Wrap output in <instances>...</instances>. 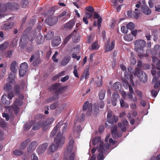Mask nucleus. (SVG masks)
<instances>
[{
	"label": "nucleus",
	"mask_w": 160,
	"mask_h": 160,
	"mask_svg": "<svg viewBox=\"0 0 160 160\" xmlns=\"http://www.w3.org/2000/svg\"><path fill=\"white\" fill-rule=\"evenodd\" d=\"M85 9L90 12L93 13L94 11V9L91 6L87 7L85 8Z\"/></svg>",
	"instance_id": "obj_58"
},
{
	"label": "nucleus",
	"mask_w": 160,
	"mask_h": 160,
	"mask_svg": "<svg viewBox=\"0 0 160 160\" xmlns=\"http://www.w3.org/2000/svg\"><path fill=\"white\" fill-rule=\"evenodd\" d=\"M23 152L18 149H16L13 152V153L15 156H20L23 153Z\"/></svg>",
	"instance_id": "obj_38"
},
{
	"label": "nucleus",
	"mask_w": 160,
	"mask_h": 160,
	"mask_svg": "<svg viewBox=\"0 0 160 160\" xmlns=\"http://www.w3.org/2000/svg\"><path fill=\"white\" fill-rule=\"evenodd\" d=\"M104 158V155L102 152H99L97 157L98 160H103Z\"/></svg>",
	"instance_id": "obj_51"
},
{
	"label": "nucleus",
	"mask_w": 160,
	"mask_h": 160,
	"mask_svg": "<svg viewBox=\"0 0 160 160\" xmlns=\"http://www.w3.org/2000/svg\"><path fill=\"white\" fill-rule=\"evenodd\" d=\"M28 36L26 34H23L21 37L20 42H28Z\"/></svg>",
	"instance_id": "obj_29"
},
{
	"label": "nucleus",
	"mask_w": 160,
	"mask_h": 160,
	"mask_svg": "<svg viewBox=\"0 0 160 160\" xmlns=\"http://www.w3.org/2000/svg\"><path fill=\"white\" fill-rule=\"evenodd\" d=\"M158 78L156 76H154L153 78L152 82H155L154 85V88L155 89H158L160 86V81L158 80Z\"/></svg>",
	"instance_id": "obj_19"
},
{
	"label": "nucleus",
	"mask_w": 160,
	"mask_h": 160,
	"mask_svg": "<svg viewBox=\"0 0 160 160\" xmlns=\"http://www.w3.org/2000/svg\"><path fill=\"white\" fill-rule=\"evenodd\" d=\"M134 44L135 51L138 53H142L144 48L146 45L145 41L142 39H138L135 41Z\"/></svg>",
	"instance_id": "obj_2"
},
{
	"label": "nucleus",
	"mask_w": 160,
	"mask_h": 160,
	"mask_svg": "<svg viewBox=\"0 0 160 160\" xmlns=\"http://www.w3.org/2000/svg\"><path fill=\"white\" fill-rule=\"evenodd\" d=\"M58 22V17L56 16H50L47 18L45 20L46 23L51 26L54 25Z\"/></svg>",
	"instance_id": "obj_5"
},
{
	"label": "nucleus",
	"mask_w": 160,
	"mask_h": 160,
	"mask_svg": "<svg viewBox=\"0 0 160 160\" xmlns=\"http://www.w3.org/2000/svg\"><path fill=\"white\" fill-rule=\"evenodd\" d=\"M18 68V64L15 61L12 62L11 64L10 69L11 71L14 73H16L17 72Z\"/></svg>",
	"instance_id": "obj_15"
},
{
	"label": "nucleus",
	"mask_w": 160,
	"mask_h": 160,
	"mask_svg": "<svg viewBox=\"0 0 160 160\" xmlns=\"http://www.w3.org/2000/svg\"><path fill=\"white\" fill-rule=\"evenodd\" d=\"M73 147L72 146H70L68 145L67 148L64 151V155H67V156H68L69 154L70 153L72 152Z\"/></svg>",
	"instance_id": "obj_32"
},
{
	"label": "nucleus",
	"mask_w": 160,
	"mask_h": 160,
	"mask_svg": "<svg viewBox=\"0 0 160 160\" xmlns=\"http://www.w3.org/2000/svg\"><path fill=\"white\" fill-rule=\"evenodd\" d=\"M119 98V94L116 92H114L112 95V98L117 100Z\"/></svg>",
	"instance_id": "obj_53"
},
{
	"label": "nucleus",
	"mask_w": 160,
	"mask_h": 160,
	"mask_svg": "<svg viewBox=\"0 0 160 160\" xmlns=\"http://www.w3.org/2000/svg\"><path fill=\"white\" fill-rule=\"evenodd\" d=\"M14 92L16 95H19L20 92V88L18 84L15 85L13 87Z\"/></svg>",
	"instance_id": "obj_27"
},
{
	"label": "nucleus",
	"mask_w": 160,
	"mask_h": 160,
	"mask_svg": "<svg viewBox=\"0 0 160 160\" xmlns=\"http://www.w3.org/2000/svg\"><path fill=\"white\" fill-rule=\"evenodd\" d=\"M58 94L55 93L52 96L46 99V102H47L49 103L55 101L57 100L58 98Z\"/></svg>",
	"instance_id": "obj_18"
},
{
	"label": "nucleus",
	"mask_w": 160,
	"mask_h": 160,
	"mask_svg": "<svg viewBox=\"0 0 160 160\" xmlns=\"http://www.w3.org/2000/svg\"><path fill=\"white\" fill-rule=\"evenodd\" d=\"M14 73H12L11 72L9 75L8 78L9 79H10L11 80V81H10V82H13V81H14V79L15 78V74Z\"/></svg>",
	"instance_id": "obj_50"
},
{
	"label": "nucleus",
	"mask_w": 160,
	"mask_h": 160,
	"mask_svg": "<svg viewBox=\"0 0 160 160\" xmlns=\"http://www.w3.org/2000/svg\"><path fill=\"white\" fill-rule=\"evenodd\" d=\"M7 96L6 94H4L2 97V102L3 104L5 105H8L10 104V100L8 99L7 100L6 98Z\"/></svg>",
	"instance_id": "obj_20"
},
{
	"label": "nucleus",
	"mask_w": 160,
	"mask_h": 160,
	"mask_svg": "<svg viewBox=\"0 0 160 160\" xmlns=\"http://www.w3.org/2000/svg\"><path fill=\"white\" fill-rule=\"evenodd\" d=\"M144 5L142 7V11L145 14L149 15L151 13V10L147 6L145 5V2L144 0L142 1Z\"/></svg>",
	"instance_id": "obj_9"
},
{
	"label": "nucleus",
	"mask_w": 160,
	"mask_h": 160,
	"mask_svg": "<svg viewBox=\"0 0 160 160\" xmlns=\"http://www.w3.org/2000/svg\"><path fill=\"white\" fill-rule=\"evenodd\" d=\"M28 0H22L21 2V5L22 8H25L28 6Z\"/></svg>",
	"instance_id": "obj_44"
},
{
	"label": "nucleus",
	"mask_w": 160,
	"mask_h": 160,
	"mask_svg": "<svg viewBox=\"0 0 160 160\" xmlns=\"http://www.w3.org/2000/svg\"><path fill=\"white\" fill-rule=\"evenodd\" d=\"M31 147H32L33 149H35L36 147L38 146V143L36 141H33L31 142L29 144Z\"/></svg>",
	"instance_id": "obj_55"
},
{
	"label": "nucleus",
	"mask_w": 160,
	"mask_h": 160,
	"mask_svg": "<svg viewBox=\"0 0 160 160\" xmlns=\"http://www.w3.org/2000/svg\"><path fill=\"white\" fill-rule=\"evenodd\" d=\"M7 9L11 10H18L19 8V5L15 2H8L6 4Z\"/></svg>",
	"instance_id": "obj_7"
},
{
	"label": "nucleus",
	"mask_w": 160,
	"mask_h": 160,
	"mask_svg": "<svg viewBox=\"0 0 160 160\" xmlns=\"http://www.w3.org/2000/svg\"><path fill=\"white\" fill-rule=\"evenodd\" d=\"M75 23V22L74 21H70L67 23L64 27L67 29H70L72 28L74 25Z\"/></svg>",
	"instance_id": "obj_24"
},
{
	"label": "nucleus",
	"mask_w": 160,
	"mask_h": 160,
	"mask_svg": "<svg viewBox=\"0 0 160 160\" xmlns=\"http://www.w3.org/2000/svg\"><path fill=\"white\" fill-rule=\"evenodd\" d=\"M48 145V143H45L39 146L37 148L36 151L39 155H42L46 150Z\"/></svg>",
	"instance_id": "obj_6"
},
{
	"label": "nucleus",
	"mask_w": 160,
	"mask_h": 160,
	"mask_svg": "<svg viewBox=\"0 0 160 160\" xmlns=\"http://www.w3.org/2000/svg\"><path fill=\"white\" fill-rule=\"evenodd\" d=\"M115 46V41H113L110 44L109 42L105 43L104 48L105 52H107L112 51L114 48Z\"/></svg>",
	"instance_id": "obj_8"
},
{
	"label": "nucleus",
	"mask_w": 160,
	"mask_h": 160,
	"mask_svg": "<svg viewBox=\"0 0 160 160\" xmlns=\"http://www.w3.org/2000/svg\"><path fill=\"white\" fill-rule=\"evenodd\" d=\"M100 142H102L101 141V137H100L97 136L92 140V143L94 145H95L98 143L100 144Z\"/></svg>",
	"instance_id": "obj_26"
},
{
	"label": "nucleus",
	"mask_w": 160,
	"mask_h": 160,
	"mask_svg": "<svg viewBox=\"0 0 160 160\" xmlns=\"http://www.w3.org/2000/svg\"><path fill=\"white\" fill-rule=\"evenodd\" d=\"M33 148L30 145H28L27 148V152L28 153H31L33 152L35 149H33Z\"/></svg>",
	"instance_id": "obj_63"
},
{
	"label": "nucleus",
	"mask_w": 160,
	"mask_h": 160,
	"mask_svg": "<svg viewBox=\"0 0 160 160\" xmlns=\"http://www.w3.org/2000/svg\"><path fill=\"white\" fill-rule=\"evenodd\" d=\"M121 86V84L119 82H116L113 85V88L116 90L119 89Z\"/></svg>",
	"instance_id": "obj_49"
},
{
	"label": "nucleus",
	"mask_w": 160,
	"mask_h": 160,
	"mask_svg": "<svg viewBox=\"0 0 160 160\" xmlns=\"http://www.w3.org/2000/svg\"><path fill=\"white\" fill-rule=\"evenodd\" d=\"M134 75L137 76L140 81L142 82L145 83L147 80V77L146 74L141 70L139 68H137V71L134 74Z\"/></svg>",
	"instance_id": "obj_3"
},
{
	"label": "nucleus",
	"mask_w": 160,
	"mask_h": 160,
	"mask_svg": "<svg viewBox=\"0 0 160 160\" xmlns=\"http://www.w3.org/2000/svg\"><path fill=\"white\" fill-rule=\"evenodd\" d=\"M70 59V57L69 55H66L61 62V65L62 66H65L69 62Z\"/></svg>",
	"instance_id": "obj_17"
},
{
	"label": "nucleus",
	"mask_w": 160,
	"mask_h": 160,
	"mask_svg": "<svg viewBox=\"0 0 160 160\" xmlns=\"http://www.w3.org/2000/svg\"><path fill=\"white\" fill-rule=\"evenodd\" d=\"M92 49L93 50H98L99 48V45L97 42H95L93 43L92 46Z\"/></svg>",
	"instance_id": "obj_46"
},
{
	"label": "nucleus",
	"mask_w": 160,
	"mask_h": 160,
	"mask_svg": "<svg viewBox=\"0 0 160 160\" xmlns=\"http://www.w3.org/2000/svg\"><path fill=\"white\" fill-rule=\"evenodd\" d=\"M128 124V122L127 120H126L123 122L122 124L121 122H119L118 123V126L120 128L122 131L125 132L126 130V126H127Z\"/></svg>",
	"instance_id": "obj_14"
},
{
	"label": "nucleus",
	"mask_w": 160,
	"mask_h": 160,
	"mask_svg": "<svg viewBox=\"0 0 160 160\" xmlns=\"http://www.w3.org/2000/svg\"><path fill=\"white\" fill-rule=\"evenodd\" d=\"M61 121L63 122V124L62 125L60 124L59 127L62 126H63V127H62V133H61L62 136H62V135L63 134V133L66 131V130L67 129V127H68V123H67L66 122L63 123V122L62 121ZM59 132H58V133Z\"/></svg>",
	"instance_id": "obj_34"
},
{
	"label": "nucleus",
	"mask_w": 160,
	"mask_h": 160,
	"mask_svg": "<svg viewBox=\"0 0 160 160\" xmlns=\"http://www.w3.org/2000/svg\"><path fill=\"white\" fill-rule=\"evenodd\" d=\"M153 62L156 64L157 67H160V60L157 57H153L152 58Z\"/></svg>",
	"instance_id": "obj_36"
},
{
	"label": "nucleus",
	"mask_w": 160,
	"mask_h": 160,
	"mask_svg": "<svg viewBox=\"0 0 160 160\" xmlns=\"http://www.w3.org/2000/svg\"><path fill=\"white\" fill-rule=\"evenodd\" d=\"M65 87H61L60 88H58L57 90H56V91L55 92V93H57L58 94H61L62 93L64 92V90L65 88Z\"/></svg>",
	"instance_id": "obj_40"
},
{
	"label": "nucleus",
	"mask_w": 160,
	"mask_h": 160,
	"mask_svg": "<svg viewBox=\"0 0 160 160\" xmlns=\"http://www.w3.org/2000/svg\"><path fill=\"white\" fill-rule=\"evenodd\" d=\"M61 43L60 38L59 36L55 37L52 41V44L53 46H57Z\"/></svg>",
	"instance_id": "obj_16"
},
{
	"label": "nucleus",
	"mask_w": 160,
	"mask_h": 160,
	"mask_svg": "<svg viewBox=\"0 0 160 160\" xmlns=\"http://www.w3.org/2000/svg\"><path fill=\"white\" fill-rule=\"evenodd\" d=\"M74 70L73 71V73L74 75V76L78 78H79V76L78 75V72L77 69V66L76 65H75L74 66Z\"/></svg>",
	"instance_id": "obj_56"
},
{
	"label": "nucleus",
	"mask_w": 160,
	"mask_h": 160,
	"mask_svg": "<svg viewBox=\"0 0 160 160\" xmlns=\"http://www.w3.org/2000/svg\"><path fill=\"white\" fill-rule=\"evenodd\" d=\"M7 9V4L0 3V12H5Z\"/></svg>",
	"instance_id": "obj_35"
},
{
	"label": "nucleus",
	"mask_w": 160,
	"mask_h": 160,
	"mask_svg": "<svg viewBox=\"0 0 160 160\" xmlns=\"http://www.w3.org/2000/svg\"><path fill=\"white\" fill-rule=\"evenodd\" d=\"M65 138L62 137L61 132L58 133L57 136L55 138L53 142L52 143L48 149L49 154L56 151L59 146H62L64 143Z\"/></svg>",
	"instance_id": "obj_1"
},
{
	"label": "nucleus",
	"mask_w": 160,
	"mask_h": 160,
	"mask_svg": "<svg viewBox=\"0 0 160 160\" xmlns=\"http://www.w3.org/2000/svg\"><path fill=\"white\" fill-rule=\"evenodd\" d=\"M12 86L9 84L7 83L4 86V89L7 91H9L12 89Z\"/></svg>",
	"instance_id": "obj_43"
},
{
	"label": "nucleus",
	"mask_w": 160,
	"mask_h": 160,
	"mask_svg": "<svg viewBox=\"0 0 160 160\" xmlns=\"http://www.w3.org/2000/svg\"><path fill=\"white\" fill-rule=\"evenodd\" d=\"M9 43L8 42H5L0 45V51L5 49L8 46Z\"/></svg>",
	"instance_id": "obj_37"
},
{
	"label": "nucleus",
	"mask_w": 160,
	"mask_h": 160,
	"mask_svg": "<svg viewBox=\"0 0 160 160\" xmlns=\"http://www.w3.org/2000/svg\"><path fill=\"white\" fill-rule=\"evenodd\" d=\"M42 121H39L35 123L34 124L32 129L33 130H38L42 127Z\"/></svg>",
	"instance_id": "obj_25"
},
{
	"label": "nucleus",
	"mask_w": 160,
	"mask_h": 160,
	"mask_svg": "<svg viewBox=\"0 0 160 160\" xmlns=\"http://www.w3.org/2000/svg\"><path fill=\"white\" fill-rule=\"evenodd\" d=\"M32 126L31 124H28L25 125L24 126V130L26 131L29 130L31 127Z\"/></svg>",
	"instance_id": "obj_61"
},
{
	"label": "nucleus",
	"mask_w": 160,
	"mask_h": 160,
	"mask_svg": "<svg viewBox=\"0 0 160 160\" xmlns=\"http://www.w3.org/2000/svg\"><path fill=\"white\" fill-rule=\"evenodd\" d=\"M6 126V122L2 118H0V127L2 128H5Z\"/></svg>",
	"instance_id": "obj_41"
},
{
	"label": "nucleus",
	"mask_w": 160,
	"mask_h": 160,
	"mask_svg": "<svg viewBox=\"0 0 160 160\" xmlns=\"http://www.w3.org/2000/svg\"><path fill=\"white\" fill-rule=\"evenodd\" d=\"M13 50H10L8 51L7 52V54H6V57H7L10 58L11 57L12 54V53L13 52Z\"/></svg>",
	"instance_id": "obj_64"
},
{
	"label": "nucleus",
	"mask_w": 160,
	"mask_h": 160,
	"mask_svg": "<svg viewBox=\"0 0 160 160\" xmlns=\"http://www.w3.org/2000/svg\"><path fill=\"white\" fill-rule=\"evenodd\" d=\"M61 84L59 83H56L54 84L51 85L49 88V90L52 91L55 90V92L56 90L61 86Z\"/></svg>",
	"instance_id": "obj_22"
},
{
	"label": "nucleus",
	"mask_w": 160,
	"mask_h": 160,
	"mask_svg": "<svg viewBox=\"0 0 160 160\" xmlns=\"http://www.w3.org/2000/svg\"><path fill=\"white\" fill-rule=\"evenodd\" d=\"M76 30H74L72 34V40L74 42H78L80 40V36L79 34H76Z\"/></svg>",
	"instance_id": "obj_13"
},
{
	"label": "nucleus",
	"mask_w": 160,
	"mask_h": 160,
	"mask_svg": "<svg viewBox=\"0 0 160 160\" xmlns=\"http://www.w3.org/2000/svg\"><path fill=\"white\" fill-rule=\"evenodd\" d=\"M30 139H27L21 143L19 146V148L23 150L26 148L28 144L30 142Z\"/></svg>",
	"instance_id": "obj_21"
},
{
	"label": "nucleus",
	"mask_w": 160,
	"mask_h": 160,
	"mask_svg": "<svg viewBox=\"0 0 160 160\" xmlns=\"http://www.w3.org/2000/svg\"><path fill=\"white\" fill-rule=\"evenodd\" d=\"M7 109H8L10 112L13 111L16 114H17L19 110V108L16 105L12 106L9 107L6 106Z\"/></svg>",
	"instance_id": "obj_12"
},
{
	"label": "nucleus",
	"mask_w": 160,
	"mask_h": 160,
	"mask_svg": "<svg viewBox=\"0 0 160 160\" xmlns=\"http://www.w3.org/2000/svg\"><path fill=\"white\" fill-rule=\"evenodd\" d=\"M22 101L17 100L14 102L13 104L14 105L20 106L22 105Z\"/></svg>",
	"instance_id": "obj_60"
},
{
	"label": "nucleus",
	"mask_w": 160,
	"mask_h": 160,
	"mask_svg": "<svg viewBox=\"0 0 160 160\" xmlns=\"http://www.w3.org/2000/svg\"><path fill=\"white\" fill-rule=\"evenodd\" d=\"M60 124L62 125L63 124V122L62 121L57 123L56 126L54 127V129L51 132L50 135L51 137L53 138L55 136L58 129L59 128Z\"/></svg>",
	"instance_id": "obj_11"
},
{
	"label": "nucleus",
	"mask_w": 160,
	"mask_h": 160,
	"mask_svg": "<svg viewBox=\"0 0 160 160\" xmlns=\"http://www.w3.org/2000/svg\"><path fill=\"white\" fill-rule=\"evenodd\" d=\"M128 28L127 26H122L121 28V30L122 32L123 33H127L128 31Z\"/></svg>",
	"instance_id": "obj_59"
},
{
	"label": "nucleus",
	"mask_w": 160,
	"mask_h": 160,
	"mask_svg": "<svg viewBox=\"0 0 160 160\" xmlns=\"http://www.w3.org/2000/svg\"><path fill=\"white\" fill-rule=\"evenodd\" d=\"M135 92L137 95L139 97L138 99L139 100H142V92L138 90H136L135 91Z\"/></svg>",
	"instance_id": "obj_52"
},
{
	"label": "nucleus",
	"mask_w": 160,
	"mask_h": 160,
	"mask_svg": "<svg viewBox=\"0 0 160 160\" xmlns=\"http://www.w3.org/2000/svg\"><path fill=\"white\" fill-rule=\"evenodd\" d=\"M58 54V52L57 51L55 52L54 54L52 57V60L55 62H58V59L56 58V56Z\"/></svg>",
	"instance_id": "obj_57"
},
{
	"label": "nucleus",
	"mask_w": 160,
	"mask_h": 160,
	"mask_svg": "<svg viewBox=\"0 0 160 160\" xmlns=\"http://www.w3.org/2000/svg\"><path fill=\"white\" fill-rule=\"evenodd\" d=\"M72 37V34H70L68 35V36H67L64 39V44H66L68 41Z\"/></svg>",
	"instance_id": "obj_62"
},
{
	"label": "nucleus",
	"mask_w": 160,
	"mask_h": 160,
	"mask_svg": "<svg viewBox=\"0 0 160 160\" xmlns=\"http://www.w3.org/2000/svg\"><path fill=\"white\" fill-rule=\"evenodd\" d=\"M27 71L20 68L19 71V75L21 77H23L26 74Z\"/></svg>",
	"instance_id": "obj_48"
},
{
	"label": "nucleus",
	"mask_w": 160,
	"mask_h": 160,
	"mask_svg": "<svg viewBox=\"0 0 160 160\" xmlns=\"http://www.w3.org/2000/svg\"><path fill=\"white\" fill-rule=\"evenodd\" d=\"M12 27L11 23H7L4 24V28L5 30H8Z\"/></svg>",
	"instance_id": "obj_54"
},
{
	"label": "nucleus",
	"mask_w": 160,
	"mask_h": 160,
	"mask_svg": "<svg viewBox=\"0 0 160 160\" xmlns=\"http://www.w3.org/2000/svg\"><path fill=\"white\" fill-rule=\"evenodd\" d=\"M54 36V32L52 31H49L45 35L46 39L48 40L51 39Z\"/></svg>",
	"instance_id": "obj_28"
},
{
	"label": "nucleus",
	"mask_w": 160,
	"mask_h": 160,
	"mask_svg": "<svg viewBox=\"0 0 160 160\" xmlns=\"http://www.w3.org/2000/svg\"><path fill=\"white\" fill-rule=\"evenodd\" d=\"M28 67V64L27 63L24 62L21 64L20 66V68L27 71Z\"/></svg>",
	"instance_id": "obj_45"
},
{
	"label": "nucleus",
	"mask_w": 160,
	"mask_h": 160,
	"mask_svg": "<svg viewBox=\"0 0 160 160\" xmlns=\"http://www.w3.org/2000/svg\"><path fill=\"white\" fill-rule=\"evenodd\" d=\"M105 90H101L99 92L98 96L99 98L101 100H103L105 97Z\"/></svg>",
	"instance_id": "obj_39"
},
{
	"label": "nucleus",
	"mask_w": 160,
	"mask_h": 160,
	"mask_svg": "<svg viewBox=\"0 0 160 160\" xmlns=\"http://www.w3.org/2000/svg\"><path fill=\"white\" fill-rule=\"evenodd\" d=\"M58 105V102H54L50 106V108L51 110L55 109L57 108Z\"/></svg>",
	"instance_id": "obj_42"
},
{
	"label": "nucleus",
	"mask_w": 160,
	"mask_h": 160,
	"mask_svg": "<svg viewBox=\"0 0 160 160\" xmlns=\"http://www.w3.org/2000/svg\"><path fill=\"white\" fill-rule=\"evenodd\" d=\"M44 38L40 34H38L36 39V42L38 44H42L44 42Z\"/></svg>",
	"instance_id": "obj_23"
},
{
	"label": "nucleus",
	"mask_w": 160,
	"mask_h": 160,
	"mask_svg": "<svg viewBox=\"0 0 160 160\" xmlns=\"http://www.w3.org/2000/svg\"><path fill=\"white\" fill-rule=\"evenodd\" d=\"M128 28L131 30H133L135 27L134 24L132 22H130L127 25Z\"/></svg>",
	"instance_id": "obj_47"
},
{
	"label": "nucleus",
	"mask_w": 160,
	"mask_h": 160,
	"mask_svg": "<svg viewBox=\"0 0 160 160\" xmlns=\"http://www.w3.org/2000/svg\"><path fill=\"white\" fill-rule=\"evenodd\" d=\"M124 40L128 42L132 41L133 39V36L131 34H126L123 37Z\"/></svg>",
	"instance_id": "obj_30"
},
{
	"label": "nucleus",
	"mask_w": 160,
	"mask_h": 160,
	"mask_svg": "<svg viewBox=\"0 0 160 160\" xmlns=\"http://www.w3.org/2000/svg\"><path fill=\"white\" fill-rule=\"evenodd\" d=\"M98 151L99 152H105V149L104 146V143L103 142H100L99 144Z\"/></svg>",
	"instance_id": "obj_31"
},
{
	"label": "nucleus",
	"mask_w": 160,
	"mask_h": 160,
	"mask_svg": "<svg viewBox=\"0 0 160 160\" xmlns=\"http://www.w3.org/2000/svg\"><path fill=\"white\" fill-rule=\"evenodd\" d=\"M120 106L122 108H128L129 107L128 104L126 102H125L122 99L120 100Z\"/></svg>",
	"instance_id": "obj_33"
},
{
	"label": "nucleus",
	"mask_w": 160,
	"mask_h": 160,
	"mask_svg": "<svg viewBox=\"0 0 160 160\" xmlns=\"http://www.w3.org/2000/svg\"><path fill=\"white\" fill-rule=\"evenodd\" d=\"M54 120L53 118H49L43 122H42V127L44 130L46 131L49 128V125Z\"/></svg>",
	"instance_id": "obj_4"
},
{
	"label": "nucleus",
	"mask_w": 160,
	"mask_h": 160,
	"mask_svg": "<svg viewBox=\"0 0 160 160\" xmlns=\"http://www.w3.org/2000/svg\"><path fill=\"white\" fill-rule=\"evenodd\" d=\"M118 117L116 115H113L112 117L107 118V120L105 122V126L106 127L108 126V125L107 122L111 125L113 124L114 122L115 123L118 122Z\"/></svg>",
	"instance_id": "obj_10"
}]
</instances>
